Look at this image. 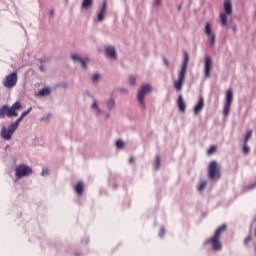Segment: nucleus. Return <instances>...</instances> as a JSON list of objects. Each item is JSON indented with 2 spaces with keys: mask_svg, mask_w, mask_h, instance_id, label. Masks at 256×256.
Wrapping results in <instances>:
<instances>
[{
  "mask_svg": "<svg viewBox=\"0 0 256 256\" xmlns=\"http://www.w3.org/2000/svg\"><path fill=\"white\" fill-rule=\"evenodd\" d=\"M217 152V146L212 145L210 148L207 150V155L211 156Z\"/></svg>",
  "mask_w": 256,
  "mask_h": 256,
  "instance_id": "nucleus-25",
  "label": "nucleus"
},
{
  "mask_svg": "<svg viewBox=\"0 0 256 256\" xmlns=\"http://www.w3.org/2000/svg\"><path fill=\"white\" fill-rule=\"evenodd\" d=\"M204 107H205L204 97L200 96L198 99V103L195 105L194 110H193L194 115L198 116L202 112Z\"/></svg>",
  "mask_w": 256,
  "mask_h": 256,
  "instance_id": "nucleus-12",
  "label": "nucleus"
},
{
  "mask_svg": "<svg viewBox=\"0 0 256 256\" xmlns=\"http://www.w3.org/2000/svg\"><path fill=\"white\" fill-rule=\"evenodd\" d=\"M33 169L26 164H20L16 167V179L20 180L24 177L32 175Z\"/></svg>",
  "mask_w": 256,
  "mask_h": 256,
  "instance_id": "nucleus-6",
  "label": "nucleus"
},
{
  "mask_svg": "<svg viewBox=\"0 0 256 256\" xmlns=\"http://www.w3.org/2000/svg\"><path fill=\"white\" fill-rule=\"evenodd\" d=\"M204 33H205V35H207V38L210 43V47H214L215 41H216V36H215V33L212 31V26L209 22H207L205 24Z\"/></svg>",
  "mask_w": 256,
  "mask_h": 256,
  "instance_id": "nucleus-10",
  "label": "nucleus"
},
{
  "mask_svg": "<svg viewBox=\"0 0 256 256\" xmlns=\"http://www.w3.org/2000/svg\"><path fill=\"white\" fill-rule=\"evenodd\" d=\"M48 175H49V169H47V168L42 169V177H45Z\"/></svg>",
  "mask_w": 256,
  "mask_h": 256,
  "instance_id": "nucleus-34",
  "label": "nucleus"
},
{
  "mask_svg": "<svg viewBox=\"0 0 256 256\" xmlns=\"http://www.w3.org/2000/svg\"><path fill=\"white\" fill-rule=\"evenodd\" d=\"M45 68L43 66H40V71L44 72Z\"/></svg>",
  "mask_w": 256,
  "mask_h": 256,
  "instance_id": "nucleus-42",
  "label": "nucleus"
},
{
  "mask_svg": "<svg viewBox=\"0 0 256 256\" xmlns=\"http://www.w3.org/2000/svg\"><path fill=\"white\" fill-rule=\"evenodd\" d=\"M72 61L80 63L82 68L87 69V63H89V59L86 58V61L80 58L78 55H72Z\"/></svg>",
  "mask_w": 256,
  "mask_h": 256,
  "instance_id": "nucleus-16",
  "label": "nucleus"
},
{
  "mask_svg": "<svg viewBox=\"0 0 256 256\" xmlns=\"http://www.w3.org/2000/svg\"><path fill=\"white\" fill-rule=\"evenodd\" d=\"M242 151L244 154H249L250 153V147L247 145V143H244Z\"/></svg>",
  "mask_w": 256,
  "mask_h": 256,
  "instance_id": "nucleus-28",
  "label": "nucleus"
},
{
  "mask_svg": "<svg viewBox=\"0 0 256 256\" xmlns=\"http://www.w3.org/2000/svg\"><path fill=\"white\" fill-rule=\"evenodd\" d=\"M33 108L30 107L28 108V110L22 112V115H20V117H18V119H16V123L18 126H20L21 122L24 120V118H26L31 112H32Z\"/></svg>",
  "mask_w": 256,
  "mask_h": 256,
  "instance_id": "nucleus-17",
  "label": "nucleus"
},
{
  "mask_svg": "<svg viewBox=\"0 0 256 256\" xmlns=\"http://www.w3.org/2000/svg\"><path fill=\"white\" fill-rule=\"evenodd\" d=\"M58 87L66 89L67 88V84L62 83V84H59Z\"/></svg>",
  "mask_w": 256,
  "mask_h": 256,
  "instance_id": "nucleus-38",
  "label": "nucleus"
},
{
  "mask_svg": "<svg viewBox=\"0 0 256 256\" xmlns=\"http://www.w3.org/2000/svg\"><path fill=\"white\" fill-rule=\"evenodd\" d=\"M129 83H130V86H135L136 85V78L134 76H130Z\"/></svg>",
  "mask_w": 256,
  "mask_h": 256,
  "instance_id": "nucleus-30",
  "label": "nucleus"
},
{
  "mask_svg": "<svg viewBox=\"0 0 256 256\" xmlns=\"http://www.w3.org/2000/svg\"><path fill=\"white\" fill-rule=\"evenodd\" d=\"M100 80V75L98 73L94 74V77H92V82H98Z\"/></svg>",
  "mask_w": 256,
  "mask_h": 256,
  "instance_id": "nucleus-33",
  "label": "nucleus"
},
{
  "mask_svg": "<svg viewBox=\"0 0 256 256\" xmlns=\"http://www.w3.org/2000/svg\"><path fill=\"white\" fill-rule=\"evenodd\" d=\"M107 11V1L104 0L103 4H102V8L100 9V13H98V21H103L104 20V15Z\"/></svg>",
  "mask_w": 256,
  "mask_h": 256,
  "instance_id": "nucleus-18",
  "label": "nucleus"
},
{
  "mask_svg": "<svg viewBox=\"0 0 256 256\" xmlns=\"http://www.w3.org/2000/svg\"><path fill=\"white\" fill-rule=\"evenodd\" d=\"M189 63V55L186 51L183 52V63L180 69V72L178 73V79L174 81V89L178 92L182 91L183 84L186 80V74H187V68Z\"/></svg>",
  "mask_w": 256,
  "mask_h": 256,
  "instance_id": "nucleus-2",
  "label": "nucleus"
},
{
  "mask_svg": "<svg viewBox=\"0 0 256 256\" xmlns=\"http://www.w3.org/2000/svg\"><path fill=\"white\" fill-rule=\"evenodd\" d=\"M18 128L19 126L15 122L9 125L8 129L6 127H3L1 131L2 138L5 141H10Z\"/></svg>",
  "mask_w": 256,
  "mask_h": 256,
  "instance_id": "nucleus-8",
  "label": "nucleus"
},
{
  "mask_svg": "<svg viewBox=\"0 0 256 256\" xmlns=\"http://www.w3.org/2000/svg\"><path fill=\"white\" fill-rule=\"evenodd\" d=\"M156 4H157V5H161V0H157V1H156Z\"/></svg>",
  "mask_w": 256,
  "mask_h": 256,
  "instance_id": "nucleus-41",
  "label": "nucleus"
},
{
  "mask_svg": "<svg viewBox=\"0 0 256 256\" xmlns=\"http://www.w3.org/2000/svg\"><path fill=\"white\" fill-rule=\"evenodd\" d=\"M106 56L116 60L117 59V53L114 46H106Z\"/></svg>",
  "mask_w": 256,
  "mask_h": 256,
  "instance_id": "nucleus-15",
  "label": "nucleus"
},
{
  "mask_svg": "<svg viewBox=\"0 0 256 256\" xmlns=\"http://www.w3.org/2000/svg\"><path fill=\"white\" fill-rule=\"evenodd\" d=\"M224 14L233 15V7L231 0H224Z\"/></svg>",
  "mask_w": 256,
  "mask_h": 256,
  "instance_id": "nucleus-14",
  "label": "nucleus"
},
{
  "mask_svg": "<svg viewBox=\"0 0 256 256\" xmlns=\"http://www.w3.org/2000/svg\"><path fill=\"white\" fill-rule=\"evenodd\" d=\"M211 71H212V59H211V57L207 56V57H205V63H204L205 78L211 77Z\"/></svg>",
  "mask_w": 256,
  "mask_h": 256,
  "instance_id": "nucleus-11",
  "label": "nucleus"
},
{
  "mask_svg": "<svg viewBox=\"0 0 256 256\" xmlns=\"http://www.w3.org/2000/svg\"><path fill=\"white\" fill-rule=\"evenodd\" d=\"M252 241V235L249 234L245 239H244V245H248V242Z\"/></svg>",
  "mask_w": 256,
  "mask_h": 256,
  "instance_id": "nucleus-32",
  "label": "nucleus"
},
{
  "mask_svg": "<svg viewBox=\"0 0 256 256\" xmlns=\"http://www.w3.org/2000/svg\"><path fill=\"white\" fill-rule=\"evenodd\" d=\"M255 188H256V181H255L254 183H251V184L247 187L248 190H254Z\"/></svg>",
  "mask_w": 256,
  "mask_h": 256,
  "instance_id": "nucleus-35",
  "label": "nucleus"
},
{
  "mask_svg": "<svg viewBox=\"0 0 256 256\" xmlns=\"http://www.w3.org/2000/svg\"><path fill=\"white\" fill-rule=\"evenodd\" d=\"M253 135V131L252 130H248L246 132V136L244 138V144H247L249 142V140L252 138Z\"/></svg>",
  "mask_w": 256,
  "mask_h": 256,
  "instance_id": "nucleus-24",
  "label": "nucleus"
},
{
  "mask_svg": "<svg viewBox=\"0 0 256 256\" xmlns=\"http://www.w3.org/2000/svg\"><path fill=\"white\" fill-rule=\"evenodd\" d=\"M92 108L96 111H98V113H101V110L98 107L97 101H94V103H92Z\"/></svg>",
  "mask_w": 256,
  "mask_h": 256,
  "instance_id": "nucleus-31",
  "label": "nucleus"
},
{
  "mask_svg": "<svg viewBox=\"0 0 256 256\" xmlns=\"http://www.w3.org/2000/svg\"><path fill=\"white\" fill-rule=\"evenodd\" d=\"M233 99H234L233 90L228 89L227 92H226L225 104H224V107H223L224 117H227L230 114Z\"/></svg>",
  "mask_w": 256,
  "mask_h": 256,
  "instance_id": "nucleus-7",
  "label": "nucleus"
},
{
  "mask_svg": "<svg viewBox=\"0 0 256 256\" xmlns=\"http://www.w3.org/2000/svg\"><path fill=\"white\" fill-rule=\"evenodd\" d=\"M74 191H76L78 196H82L84 193V183L81 181L76 183V186H74Z\"/></svg>",
  "mask_w": 256,
  "mask_h": 256,
  "instance_id": "nucleus-19",
  "label": "nucleus"
},
{
  "mask_svg": "<svg viewBox=\"0 0 256 256\" xmlns=\"http://www.w3.org/2000/svg\"><path fill=\"white\" fill-rule=\"evenodd\" d=\"M92 5H93V0L82 1V9H91Z\"/></svg>",
  "mask_w": 256,
  "mask_h": 256,
  "instance_id": "nucleus-22",
  "label": "nucleus"
},
{
  "mask_svg": "<svg viewBox=\"0 0 256 256\" xmlns=\"http://www.w3.org/2000/svg\"><path fill=\"white\" fill-rule=\"evenodd\" d=\"M254 235H255V237H256V228H255V231H254Z\"/></svg>",
  "mask_w": 256,
  "mask_h": 256,
  "instance_id": "nucleus-44",
  "label": "nucleus"
},
{
  "mask_svg": "<svg viewBox=\"0 0 256 256\" xmlns=\"http://www.w3.org/2000/svg\"><path fill=\"white\" fill-rule=\"evenodd\" d=\"M106 107H108V110H113L115 108V99H110L106 101Z\"/></svg>",
  "mask_w": 256,
  "mask_h": 256,
  "instance_id": "nucleus-23",
  "label": "nucleus"
},
{
  "mask_svg": "<svg viewBox=\"0 0 256 256\" xmlns=\"http://www.w3.org/2000/svg\"><path fill=\"white\" fill-rule=\"evenodd\" d=\"M18 82V75L17 72L10 73L5 77L3 80V85L7 89H13Z\"/></svg>",
  "mask_w": 256,
  "mask_h": 256,
  "instance_id": "nucleus-9",
  "label": "nucleus"
},
{
  "mask_svg": "<svg viewBox=\"0 0 256 256\" xmlns=\"http://www.w3.org/2000/svg\"><path fill=\"white\" fill-rule=\"evenodd\" d=\"M177 107H178V110H179L181 113H185V112H186V104H185L183 95H179V96H178V99H177Z\"/></svg>",
  "mask_w": 256,
  "mask_h": 256,
  "instance_id": "nucleus-13",
  "label": "nucleus"
},
{
  "mask_svg": "<svg viewBox=\"0 0 256 256\" xmlns=\"http://www.w3.org/2000/svg\"><path fill=\"white\" fill-rule=\"evenodd\" d=\"M54 15V10L50 11V17H53Z\"/></svg>",
  "mask_w": 256,
  "mask_h": 256,
  "instance_id": "nucleus-40",
  "label": "nucleus"
},
{
  "mask_svg": "<svg viewBox=\"0 0 256 256\" xmlns=\"http://www.w3.org/2000/svg\"><path fill=\"white\" fill-rule=\"evenodd\" d=\"M22 110V105L20 101L14 102L12 107H9L8 105H3L0 107V118L5 119L6 117L8 118H16L18 117V111Z\"/></svg>",
  "mask_w": 256,
  "mask_h": 256,
  "instance_id": "nucleus-3",
  "label": "nucleus"
},
{
  "mask_svg": "<svg viewBox=\"0 0 256 256\" xmlns=\"http://www.w3.org/2000/svg\"><path fill=\"white\" fill-rule=\"evenodd\" d=\"M50 94H51V89L46 87V88L40 89V91H38V94H36V97H45V96H49Z\"/></svg>",
  "mask_w": 256,
  "mask_h": 256,
  "instance_id": "nucleus-20",
  "label": "nucleus"
},
{
  "mask_svg": "<svg viewBox=\"0 0 256 256\" xmlns=\"http://www.w3.org/2000/svg\"><path fill=\"white\" fill-rule=\"evenodd\" d=\"M228 14H225V13H221L220 14V22H221V26L222 27H227L228 25V17H227Z\"/></svg>",
  "mask_w": 256,
  "mask_h": 256,
  "instance_id": "nucleus-21",
  "label": "nucleus"
},
{
  "mask_svg": "<svg viewBox=\"0 0 256 256\" xmlns=\"http://www.w3.org/2000/svg\"><path fill=\"white\" fill-rule=\"evenodd\" d=\"M152 92V87L149 84H144L140 87V91H138V103L142 108H146L145 97Z\"/></svg>",
  "mask_w": 256,
  "mask_h": 256,
  "instance_id": "nucleus-5",
  "label": "nucleus"
},
{
  "mask_svg": "<svg viewBox=\"0 0 256 256\" xmlns=\"http://www.w3.org/2000/svg\"><path fill=\"white\" fill-rule=\"evenodd\" d=\"M128 162H129L130 164H134L135 158H134V157H130V159H128Z\"/></svg>",
  "mask_w": 256,
  "mask_h": 256,
  "instance_id": "nucleus-37",
  "label": "nucleus"
},
{
  "mask_svg": "<svg viewBox=\"0 0 256 256\" xmlns=\"http://www.w3.org/2000/svg\"><path fill=\"white\" fill-rule=\"evenodd\" d=\"M155 164H156V169H159L160 165H161V157L160 156H156Z\"/></svg>",
  "mask_w": 256,
  "mask_h": 256,
  "instance_id": "nucleus-29",
  "label": "nucleus"
},
{
  "mask_svg": "<svg viewBox=\"0 0 256 256\" xmlns=\"http://www.w3.org/2000/svg\"><path fill=\"white\" fill-rule=\"evenodd\" d=\"M164 235H165V229H164V228H161V230H160V232H159V236H160L161 238H163Z\"/></svg>",
  "mask_w": 256,
  "mask_h": 256,
  "instance_id": "nucleus-36",
  "label": "nucleus"
},
{
  "mask_svg": "<svg viewBox=\"0 0 256 256\" xmlns=\"http://www.w3.org/2000/svg\"><path fill=\"white\" fill-rule=\"evenodd\" d=\"M206 186H207V181H202V182H200V184H199L197 190H198L199 192H202V191L206 188Z\"/></svg>",
  "mask_w": 256,
  "mask_h": 256,
  "instance_id": "nucleus-26",
  "label": "nucleus"
},
{
  "mask_svg": "<svg viewBox=\"0 0 256 256\" xmlns=\"http://www.w3.org/2000/svg\"><path fill=\"white\" fill-rule=\"evenodd\" d=\"M254 251H255V255H256V242L254 243Z\"/></svg>",
  "mask_w": 256,
  "mask_h": 256,
  "instance_id": "nucleus-43",
  "label": "nucleus"
},
{
  "mask_svg": "<svg viewBox=\"0 0 256 256\" xmlns=\"http://www.w3.org/2000/svg\"><path fill=\"white\" fill-rule=\"evenodd\" d=\"M125 147V143L123 140H117L116 141V148L123 149Z\"/></svg>",
  "mask_w": 256,
  "mask_h": 256,
  "instance_id": "nucleus-27",
  "label": "nucleus"
},
{
  "mask_svg": "<svg viewBox=\"0 0 256 256\" xmlns=\"http://www.w3.org/2000/svg\"><path fill=\"white\" fill-rule=\"evenodd\" d=\"M227 230V224H222L215 231L214 235L205 240L204 245H211L213 251H220L222 249V243L220 238L224 232Z\"/></svg>",
  "mask_w": 256,
  "mask_h": 256,
  "instance_id": "nucleus-1",
  "label": "nucleus"
},
{
  "mask_svg": "<svg viewBox=\"0 0 256 256\" xmlns=\"http://www.w3.org/2000/svg\"><path fill=\"white\" fill-rule=\"evenodd\" d=\"M208 178L210 180H219L221 178V167L218 162L213 160L208 166Z\"/></svg>",
  "mask_w": 256,
  "mask_h": 256,
  "instance_id": "nucleus-4",
  "label": "nucleus"
},
{
  "mask_svg": "<svg viewBox=\"0 0 256 256\" xmlns=\"http://www.w3.org/2000/svg\"><path fill=\"white\" fill-rule=\"evenodd\" d=\"M164 64H165L166 66H169L168 60H164Z\"/></svg>",
  "mask_w": 256,
  "mask_h": 256,
  "instance_id": "nucleus-39",
  "label": "nucleus"
}]
</instances>
